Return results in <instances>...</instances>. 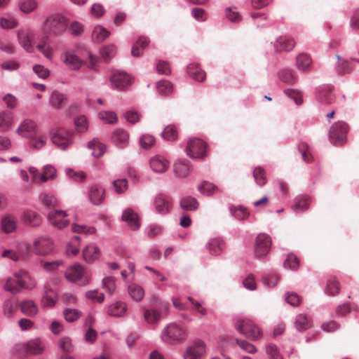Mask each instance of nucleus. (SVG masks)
Returning a JSON list of instances; mask_svg holds the SVG:
<instances>
[{
    "mask_svg": "<svg viewBox=\"0 0 359 359\" xmlns=\"http://www.w3.org/2000/svg\"><path fill=\"white\" fill-rule=\"evenodd\" d=\"M57 177V170L50 164H47L43 168V172L41 176V182H46L48 180H53Z\"/></svg>",
    "mask_w": 359,
    "mask_h": 359,
    "instance_id": "45",
    "label": "nucleus"
},
{
    "mask_svg": "<svg viewBox=\"0 0 359 359\" xmlns=\"http://www.w3.org/2000/svg\"><path fill=\"white\" fill-rule=\"evenodd\" d=\"M207 145L199 138H192L187 142V154L191 158H204L206 154Z\"/></svg>",
    "mask_w": 359,
    "mask_h": 359,
    "instance_id": "8",
    "label": "nucleus"
},
{
    "mask_svg": "<svg viewBox=\"0 0 359 359\" xmlns=\"http://www.w3.org/2000/svg\"><path fill=\"white\" fill-rule=\"evenodd\" d=\"M86 194L89 201L95 205L102 204L105 198L104 188L97 184L91 185Z\"/></svg>",
    "mask_w": 359,
    "mask_h": 359,
    "instance_id": "15",
    "label": "nucleus"
},
{
    "mask_svg": "<svg viewBox=\"0 0 359 359\" xmlns=\"http://www.w3.org/2000/svg\"><path fill=\"white\" fill-rule=\"evenodd\" d=\"M44 29L47 33L53 36L62 34L67 28V19L61 15H53L44 22Z\"/></svg>",
    "mask_w": 359,
    "mask_h": 359,
    "instance_id": "4",
    "label": "nucleus"
},
{
    "mask_svg": "<svg viewBox=\"0 0 359 359\" xmlns=\"http://www.w3.org/2000/svg\"><path fill=\"white\" fill-rule=\"evenodd\" d=\"M348 130V125L342 121L335 122L329 130V138L334 145H341L346 137Z\"/></svg>",
    "mask_w": 359,
    "mask_h": 359,
    "instance_id": "6",
    "label": "nucleus"
},
{
    "mask_svg": "<svg viewBox=\"0 0 359 359\" xmlns=\"http://www.w3.org/2000/svg\"><path fill=\"white\" fill-rule=\"evenodd\" d=\"M110 35V32L101 25H97L92 32V39L94 42L100 43Z\"/></svg>",
    "mask_w": 359,
    "mask_h": 359,
    "instance_id": "37",
    "label": "nucleus"
},
{
    "mask_svg": "<svg viewBox=\"0 0 359 359\" xmlns=\"http://www.w3.org/2000/svg\"><path fill=\"white\" fill-rule=\"evenodd\" d=\"M277 51H290L295 46L294 39L288 36H281L278 37L274 44Z\"/></svg>",
    "mask_w": 359,
    "mask_h": 359,
    "instance_id": "22",
    "label": "nucleus"
},
{
    "mask_svg": "<svg viewBox=\"0 0 359 359\" xmlns=\"http://www.w3.org/2000/svg\"><path fill=\"white\" fill-rule=\"evenodd\" d=\"M188 337L187 330L176 323L168 324L162 330L161 338L168 344L175 345L184 342Z\"/></svg>",
    "mask_w": 359,
    "mask_h": 359,
    "instance_id": "2",
    "label": "nucleus"
},
{
    "mask_svg": "<svg viewBox=\"0 0 359 359\" xmlns=\"http://www.w3.org/2000/svg\"><path fill=\"white\" fill-rule=\"evenodd\" d=\"M50 139L55 145L63 151L73 143L69 133L64 128L53 130L50 134Z\"/></svg>",
    "mask_w": 359,
    "mask_h": 359,
    "instance_id": "9",
    "label": "nucleus"
},
{
    "mask_svg": "<svg viewBox=\"0 0 359 359\" xmlns=\"http://www.w3.org/2000/svg\"><path fill=\"white\" fill-rule=\"evenodd\" d=\"M65 174L69 178L77 182H82L86 177V174L84 172L80 170L75 171L70 168L65 169Z\"/></svg>",
    "mask_w": 359,
    "mask_h": 359,
    "instance_id": "60",
    "label": "nucleus"
},
{
    "mask_svg": "<svg viewBox=\"0 0 359 359\" xmlns=\"http://www.w3.org/2000/svg\"><path fill=\"white\" fill-rule=\"evenodd\" d=\"M16 276L21 278L22 289L33 290L36 286V280L27 271H20L16 272Z\"/></svg>",
    "mask_w": 359,
    "mask_h": 359,
    "instance_id": "32",
    "label": "nucleus"
},
{
    "mask_svg": "<svg viewBox=\"0 0 359 359\" xmlns=\"http://www.w3.org/2000/svg\"><path fill=\"white\" fill-rule=\"evenodd\" d=\"M153 205L158 214L166 215L170 212L172 203L170 196L160 193L154 197Z\"/></svg>",
    "mask_w": 359,
    "mask_h": 359,
    "instance_id": "12",
    "label": "nucleus"
},
{
    "mask_svg": "<svg viewBox=\"0 0 359 359\" xmlns=\"http://www.w3.org/2000/svg\"><path fill=\"white\" fill-rule=\"evenodd\" d=\"M180 207L185 211H194L198 208V202L191 196L183 197L180 202Z\"/></svg>",
    "mask_w": 359,
    "mask_h": 359,
    "instance_id": "38",
    "label": "nucleus"
},
{
    "mask_svg": "<svg viewBox=\"0 0 359 359\" xmlns=\"http://www.w3.org/2000/svg\"><path fill=\"white\" fill-rule=\"evenodd\" d=\"M1 227L4 232L9 233L13 232L17 228V219L11 214H6L1 218Z\"/></svg>",
    "mask_w": 359,
    "mask_h": 359,
    "instance_id": "25",
    "label": "nucleus"
},
{
    "mask_svg": "<svg viewBox=\"0 0 359 359\" xmlns=\"http://www.w3.org/2000/svg\"><path fill=\"white\" fill-rule=\"evenodd\" d=\"M32 34L30 30L22 29L18 32V40L20 46L29 53H32L34 50L32 43Z\"/></svg>",
    "mask_w": 359,
    "mask_h": 359,
    "instance_id": "20",
    "label": "nucleus"
},
{
    "mask_svg": "<svg viewBox=\"0 0 359 359\" xmlns=\"http://www.w3.org/2000/svg\"><path fill=\"white\" fill-rule=\"evenodd\" d=\"M86 297L94 303L101 304L104 300V294L102 292H98L97 290H89L86 292Z\"/></svg>",
    "mask_w": 359,
    "mask_h": 359,
    "instance_id": "63",
    "label": "nucleus"
},
{
    "mask_svg": "<svg viewBox=\"0 0 359 359\" xmlns=\"http://www.w3.org/2000/svg\"><path fill=\"white\" fill-rule=\"evenodd\" d=\"M207 354V348L204 341L197 339L191 343L184 353V359H203Z\"/></svg>",
    "mask_w": 359,
    "mask_h": 359,
    "instance_id": "7",
    "label": "nucleus"
},
{
    "mask_svg": "<svg viewBox=\"0 0 359 359\" xmlns=\"http://www.w3.org/2000/svg\"><path fill=\"white\" fill-rule=\"evenodd\" d=\"M89 149H93L92 155L95 158L102 156L106 151V146L99 142L97 140H93L88 143Z\"/></svg>",
    "mask_w": 359,
    "mask_h": 359,
    "instance_id": "43",
    "label": "nucleus"
},
{
    "mask_svg": "<svg viewBox=\"0 0 359 359\" xmlns=\"http://www.w3.org/2000/svg\"><path fill=\"white\" fill-rule=\"evenodd\" d=\"M32 249L36 255L46 256L53 251L54 242L48 236H39L34 239Z\"/></svg>",
    "mask_w": 359,
    "mask_h": 359,
    "instance_id": "5",
    "label": "nucleus"
},
{
    "mask_svg": "<svg viewBox=\"0 0 359 359\" xmlns=\"http://www.w3.org/2000/svg\"><path fill=\"white\" fill-rule=\"evenodd\" d=\"M60 60L72 71L79 70L84 64V61L73 50H65L62 53Z\"/></svg>",
    "mask_w": 359,
    "mask_h": 359,
    "instance_id": "11",
    "label": "nucleus"
},
{
    "mask_svg": "<svg viewBox=\"0 0 359 359\" xmlns=\"http://www.w3.org/2000/svg\"><path fill=\"white\" fill-rule=\"evenodd\" d=\"M311 57L307 53H300L296 57V67L300 72H309L312 68Z\"/></svg>",
    "mask_w": 359,
    "mask_h": 359,
    "instance_id": "23",
    "label": "nucleus"
},
{
    "mask_svg": "<svg viewBox=\"0 0 359 359\" xmlns=\"http://www.w3.org/2000/svg\"><path fill=\"white\" fill-rule=\"evenodd\" d=\"M148 39L144 36H140L137 41L132 47V55L133 57L140 56L142 54L144 49L148 46Z\"/></svg>",
    "mask_w": 359,
    "mask_h": 359,
    "instance_id": "40",
    "label": "nucleus"
},
{
    "mask_svg": "<svg viewBox=\"0 0 359 359\" xmlns=\"http://www.w3.org/2000/svg\"><path fill=\"white\" fill-rule=\"evenodd\" d=\"M26 350L27 352L37 355L43 351V346L39 338H35L27 341L26 344Z\"/></svg>",
    "mask_w": 359,
    "mask_h": 359,
    "instance_id": "42",
    "label": "nucleus"
},
{
    "mask_svg": "<svg viewBox=\"0 0 359 359\" xmlns=\"http://www.w3.org/2000/svg\"><path fill=\"white\" fill-rule=\"evenodd\" d=\"M209 252L212 255H219L224 248V243L218 238L210 240L208 244Z\"/></svg>",
    "mask_w": 359,
    "mask_h": 359,
    "instance_id": "39",
    "label": "nucleus"
},
{
    "mask_svg": "<svg viewBox=\"0 0 359 359\" xmlns=\"http://www.w3.org/2000/svg\"><path fill=\"white\" fill-rule=\"evenodd\" d=\"M13 125V115L7 111L0 112V131L6 132Z\"/></svg>",
    "mask_w": 359,
    "mask_h": 359,
    "instance_id": "34",
    "label": "nucleus"
},
{
    "mask_svg": "<svg viewBox=\"0 0 359 359\" xmlns=\"http://www.w3.org/2000/svg\"><path fill=\"white\" fill-rule=\"evenodd\" d=\"M121 219L132 230H137L140 226V222L138 215L130 208L123 210Z\"/></svg>",
    "mask_w": 359,
    "mask_h": 359,
    "instance_id": "17",
    "label": "nucleus"
},
{
    "mask_svg": "<svg viewBox=\"0 0 359 359\" xmlns=\"http://www.w3.org/2000/svg\"><path fill=\"white\" fill-rule=\"evenodd\" d=\"M38 6L36 0H20L19 2V8L24 13H29L34 11Z\"/></svg>",
    "mask_w": 359,
    "mask_h": 359,
    "instance_id": "51",
    "label": "nucleus"
},
{
    "mask_svg": "<svg viewBox=\"0 0 359 359\" xmlns=\"http://www.w3.org/2000/svg\"><path fill=\"white\" fill-rule=\"evenodd\" d=\"M130 76L125 72H114L110 78L111 88L117 90H125L130 83Z\"/></svg>",
    "mask_w": 359,
    "mask_h": 359,
    "instance_id": "13",
    "label": "nucleus"
},
{
    "mask_svg": "<svg viewBox=\"0 0 359 359\" xmlns=\"http://www.w3.org/2000/svg\"><path fill=\"white\" fill-rule=\"evenodd\" d=\"M102 287L112 294L116 288V278L111 276L105 277L102 280Z\"/></svg>",
    "mask_w": 359,
    "mask_h": 359,
    "instance_id": "58",
    "label": "nucleus"
},
{
    "mask_svg": "<svg viewBox=\"0 0 359 359\" xmlns=\"http://www.w3.org/2000/svg\"><path fill=\"white\" fill-rule=\"evenodd\" d=\"M271 240L269 235L259 233L256 238L255 255L262 257L266 256L271 248Z\"/></svg>",
    "mask_w": 359,
    "mask_h": 359,
    "instance_id": "14",
    "label": "nucleus"
},
{
    "mask_svg": "<svg viewBox=\"0 0 359 359\" xmlns=\"http://www.w3.org/2000/svg\"><path fill=\"white\" fill-rule=\"evenodd\" d=\"M21 221L32 227L39 226L42 222L41 217L35 211L26 210L21 215Z\"/></svg>",
    "mask_w": 359,
    "mask_h": 359,
    "instance_id": "19",
    "label": "nucleus"
},
{
    "mask_svg": "<svg viewBox=\"0 0 359 359\" xmlns=\"http://www.w3.org/2000/svg\"><path fill=\"white\" fill-rule=\"evenodd\" d=\"M66 97L64 94L58 92L53 91L50 97V104L57 109L62 108L66 102Z\"/></svg>",
    "mask_w": 359,
    "mask_h": 359,
    "instance_id": "44",
    "label": "nucleus"
},
{
    "mask_svg": "<svg viewBox=\"0 0 359 359\" xmlns=\"http://www.w3.org/2000/svg\"><path fill=\"white\" fill-rule=\"evenodd\" d=\"M309 198L306 196H299L295 198L292 209L296 212L306 210L309 208Z\"/></svg>",
    "mask_w": 359,
    "mask_h": 359,
    "instance_id": "46",
    "label": "nucleus"
},
{
    "mask_svg": "<svg viewBox=\"0 0 359 359\" xmlns=\"http://www.w3.org/2000/svg\"><path fill=\"white\" fill-rule=\"evenodd\" d=\"M139 142L142 148L149 149L155 144L156 140L154 136L149 134H144L140 137Z\"/></svg>",
    "mask_w": 359,
    "mask_h": 359,
    "instance_id": "57",
    "label": "nucleus"
},
{
    "mask_svg": "<svg viewBox=\"0 0 359 359\" xmlns=\"http://www.w3.org/2000/svg\"><path fill=\"white\" fill-rule=\"evenodd\" d=\"M100 251L99 248L90 243L83 250V257L86 262L91 263L100 257Z\"/></svg>",
    "mask_w": 359,
    "mask_h": 359,
    "instance_id": "27",
    "label": "nucleus"
},
{
    "mask_svg": "<svg viewBox=\"0 0 359 359\" xmlns=\"http://www.w3.org/2000/svg\"><path fill=\"white\" fill-rule=\"evenodd\" d=\"M100 54L106 62H109L116 54V47L110 44L103 46L100 49Z\"/></svg>",
    "mask_w": 359,
    "mask_h": 359,
    "instance_id": "59",
    "label": "nucleus"
},
{
    "mask_svg": "<svg viewBox=\"0 0 359 359\" xmlns=\"http://www.w3.org/2000/svg\"><path fill=\"white\" fill-rule=\"evenodd\" d=\"M187 72L193 79L197 81H203L205 79V72L196 63H191L188 65Z\"/></svg>",
    "mask_w": 359,
    "mask_h": 359,
    "instance_id": "36",
    "label": "nucleus"
},
{
    "mask_svg": "<svg viewBox=\"0 0 359 359\" xmlns=\"http://www.w3.org/2000/svg\"><path fill=\"white\" fill-rule=\"evenodd\" d=\"M161 134L163 139L168 141L176 140L178 137L177 128L174 125H169L165 127Z\"/></svg>",
    "mask_w": 359,
    "mask_h": 359,
    "instance_id": "50",
    "label": "nucleus"
},
{
    "mask_svg": "<svg viewBox=\"0 0 359 359\" xmlns=\"http://www.w3.org/2000/svg\"><path fill=\"white\" fill-rule=\"evenodd\" d=\"M168 304L154 297L152 306L149 309H144V319L149 325H155L160 323L162 317L168 313Z\"/></svg>",
    "mask_w": 359,
    "mask_h": 359,
    "instance_id": "3",
    "label": "nucleus"
},
{
    "mask_svg": "<svg viewBox=\"0 0 359 359\" xmlns=\"http://www.w3.org/2000/svg\"><path fill=\"white\" fill-rule=\"evenodd\" d=\"M57 301V294L56 292L51 289L45 287L44 294L41 299V304L45 308L53 307Z\"/></svg>",
    "mask_w": 359,
    "mask_h": 359,
    "instance_id": "33",
    "label": "nucleus"
},
{
    "mask_svg": "<svg viewBox=\"0 0 359 359\" xmlns=\"http://www.w3.org/2000/svg\"><path fill=\"white\" fill-rule=\"evenodd\" d=\"M80 237L74 236L67 245V254L76 255L79 252Z\"/></svg>",
    "mask_w": 359,
    "mask_h": 359,
    "instance_id": "54",
    "label": "nucleus"
},
{
    "mask_svg": "<svg viewBox=\"0 0 359 359\" xmlns=\"http://www.w3.org/2000/svg\"><path fill=\"white\" fill-rule=\"evenodd\" d=\"M127 311V305L121 301L116 302L107 307V314L112 317L123 316Z\"/></svg>",
    "mask_w": 359,
    "mask_h": 359,
    "instance_id": "28",
    "label": "nucleus"
},
{
    "mask_svg": "<svg viewBox=\"0 0 359 359\" xmlns=\"http://www.w3.org/2000/svg\"><path fill=\"white\" fill-rule=\"evenodd\" d=\"M22 283H21V278L16 276V273L13 276L8 277L4 286L5 290L10 292L13 294H16L22 290Z\"/></svg>",
    "mask_w": 359,
    "mask_h": 359,
    "instance_id": "24",
    "label": "nucleus"
},
{
    "mask_svg": "<svg viewBox=\"0 0 359 359\" xmlns=\"http://www.w3.org/2000/svg\"><path fill=\"white\" fill-rule=\"evenodd\" d=\"M149 165L154 172L163 173L170 167V162L165 157L161 155H156L149 160Z\"/></svg>",
    "mask_w": 359,
    "mask_h": 359,
    "instance_id": "18",
    "label": "nucleus"
},
{
    "mask_svg": "<svg viewBox=\"0 0 359 359\" xmlns=\"http://www.w3.org/2000/svg\"><path fill=\"white\" fill-rule=\"evenodd\" d=\"M340 286L335 277H330L327 279L325 293L329 296H334L339 292Z\"/></svg>",
    "mask_w": 359,
    "mask_h": 359,
    "instance_id": "41",
    "label": "nucleus"
},
{
    "mask_svg": "<svg viewBox=\"0 0 359 359\" xmlns=\"http://www.w3.org/2000/svg\"><path fill=\"white\" fill-rule=\"evenodd\" d=\"M253 177L257 184L261 187L266 182L265 172L261 167H257L254 169Z\"/></svg>",
    "mask_w": 359,
    "mask_h": 359,
    "instance_id": "62",
    "label": "nucleus"
},
{
    "mask_svg": "<svg viewBox=\"0 0 359 359\" xmlns=\"http://www.w3.org/2000/svg\"><path fill=\"white\" fill-rule=\"evenodd\" d=\"M233 327L237 332L252 340H260L264 335L262 329L252 320L241 316L233 318Z\"/></svg>",
    "mask_w": 359,
    "mask_h": 359,
    "instance_id": "1",
    "label": "nucleus"
},
{
    "mask_svg": "<svg viewBox=\"0 0 359 359\" xmlns=\"http://www.w3.org/2000/svg\"><path fill=\"white\" fill-rule=\"evenodd\" d=\"M112 140L117 147L123 148L128 144L129 135L123 129H117L113 133Z\"/></svg>",
    "mask_w": 359,
    "mask_h": 359,
    "instance_id": "30",
    "label": "nucleus"
},
{
    "mask_svg": "<svg viewBox=\"0 0 359 359\" xmlns=\"http://www.w3.org/2000/svg\"><path fill=\"white\" fill-rule=\"evenodd\" d=\"M37 125L32 119H25L17 128L16 132L22 137L31 138L36 134Z\"/></svg>",
    "mask_w": 359,
    "mask_h": 359,
    "instance_id": "16",
    "label": "nucleus"
},
{
    "mask_svg": "<svg viewBox=\"0 0 359 359\" xmlns=\"http://www.w3.org/2000/svg\"><path fill=\"white\" fill-rule=\"evenodd\" d=\"M229 211L231 214L235 217L237 219L239 220H245L248 218L249 212L246 210L245 208L239 205V206H229Z\"/></svg>",
    "mask_w": 359,
    "mask_h": 359,
    "instance_id": "48",
    "label": "nucleus"
},
{
    "mask_svg": "<svg viewBox=\"0 0 359 359\" xmlns=\"http://www.w3.org/2000/svg\"><path fill=\"white\" fill-rule=\"evenodd\" d=\"M295 326L298 330L304 331L311 327V323L305 315L299 314L296 317Z\"/></svg>",
    "mask_w": 359,
    "mask_h": 359,
    "instance_id": "56",
    "label": "nucleus"
},
{
    "mask_svg": "<svg viewBox=\"0 0 359 359\" xmlns=\"http://www.w3.org/2000/svg\"><path fill=\"white\" fill-rule=\"evenodd\" d=\"M83 268L79 264H74L67 269L65 278L70 282H76L80 280L83 275Z\"/></svg>",
    "mask_w": 359,
    "mask_h": 359,
    "instance_id": "26",
    "label": "nucleus"
},
{
    "mask_svg": "<svg viewBox=\"0 0 359 359\" xmlns=\"http://www.w3.org/2000/svg\"><path fill=\"white\" fill-rule=\"evenodd\" d=\"M128 293L131 298L135 302H140L144 296L143 288L136 284H131L128 286Z\"/></svg>",
    "mask_w": 359,
    "mask_h": 359,
    "instance_id": "47",
    "label": "nucleus"
},
{
    "mask_svg": "<svg viewBox=\"0 0 359 359\" xmlns=\"http://www.w3.org/2000/svg\"><path fill=\"white\" fill-rule=\"evenodd\" d=\"M67 217V211L53 210L48 213L47 219L54 228L62 229L69 224L70 222Z\"/></svg>",
    "mask_w": 359,
    "mask_h": 359,
    "instance_id": "10",
    "label": "nucleus"
},
{
    "mask_svg": "<svg viewBox=\"0 0 359 359\" xmlns=\"http://www.w3.org/2000/svg\"><path fill=\"white\" fill-rule=\"evenodd\" d=\"M40 203L46 208H53L57 206L59 201L52 194L42 192L39 196Z\"/></svg>",
    "mask_w": 359,
    "mask_h": 359,
    "instance_id": "35",
    "label": "nucleus"
},
{
    "mask_svg": "<svg viewBox=\"0 0 359 359\" xmlns=\"http://www.w3.org/2000/svg\"><path fill=\"white\" fill-rule=\"evenodd\" d=\"M72 230L75 233H83L85 234H94L96 232V229L94 226H90L86 225H80L77 224H73L72 226Z\"/></svg>",
    "mask_w": 359,
    "mask_h": 359,
    "instance_id": "61",
    "label": "nucleus"
},
{
    "mask_svg": "<svg viewBox=\"0 0 359 359\" xmlns=\"http://www.w3.org/2000/svg\"><path fill=\"white\" fill-rule=\"evenodd\" d=\"M20 306L21 311L29 317H34L39 311V307L33 300H25L21 302Z\"/></svg>",
    "mask_w": 359,
    "mask_h": 359,
    "instance_id": "31",
    "label": "nucleus"
},
{
    "mask_svg": "<svg viewBox=\"0 0 359 359\" xmlns=\"http://www.w3.org/2000/svg\"><path fill=\"white\" fill-rule=\"evenodd\" d=\"M99 118L104 123L112 124L117 121V116L114 111H102L98 114Z\"/></svg>",
    "mask_w": 359,
    "mask_h": 359,
    "instance_id": "55",
    "label": "nucleus"
},
{
    "mask_svg": "<svg viewBox=\"0 0 359 359\" xmlns=\"http://www.w3.org/2000/svg\"><path fill=\"white\" fill-rule=\"evenodd\" d=\"M63 315L68 323H73L81 316L82 313L76 309H65L63 311Z\"/></svg>",
    "mask_w": 359,
    "mask_h": 359,
    "instance_id": "53",
    "label": "nucleus"
},
{
    "mask_svg": "<svg viewBox=\"0 0 359 359\" xmlns=\"http://www.w3.org/2000/svg\"><path fill=\"white\" fill-rule=\"evenodd\" d=\"M156 89L161 95L167 96L172 93V85L168 81H160L156 83Z\"/></svg>",
    "mask_w": 359,
    "mask_h": 359,
    "instance_id": "49",
    "label": "nucleus"
},
{
    "mask_svg": "<svg viewBox=\"0 0 359 359\" xmlns=\"http://www.w3.org/2000/svg\"><path fill=\"white\" fill-rule=\"evenodd\" d=\"M266 354L271 359H283L279 353L278 347L271 343H269L265 347Z\"/></svg>",
    "mask_w": 359,
    "mask_h": 359,
    "instance_id": "64",
    "label": "nucleus"
},
{
    "mask_svg": "<svg viewBox=\"0 0 359 359\" xmlns=\"http://www.w3.org/2000/svg\"><path fill=\"white\" fill-rule=\"evenodd\" d=\"M175 175L179 178L187 177L191 172V166L186 160L178 159L173 165Z\"/></svg>",
    "mask_w": 359,
    "mask_h": 359,
    "instance_id": "21",
    "label": "nucleus"
},
{
    "mask_svg": "<svg viewBox=\"0 0 359 359\" xmlns=\"http://www.w3.org/2000/svg\"><path fill=\"white\" fill-rule=\"evenodd\" d=\"M198 190L203 195L210 196L217 191L218 188L212 183L204 181L198 186Z\"/></svg>",
    "mask_w": 359,
    "mask_h": 359,
    "instance_id": "52",
    "label": "nucleus"
},
{
    "mask_svg": "<svg viewBox=\"0 0 359 359\" xmlns=\"http://www.w3.org/2000/svg\"><path fill=\"white\" fill-rule=\"evenodd\" d=\"M316 99L323 104H330L334 102L335 95L330 88H324L316 94Z\"/></svg>",
    "mask_w": 359,
    "mask_h": 359,
    "instance_id": "29",
    "label": "nucleus"
}]
</instances>
